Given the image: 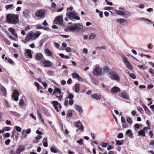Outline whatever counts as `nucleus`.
<instances>
[{
	"instance_id": "1",
	"label": "nucleus",
	"mask_w": 154,
	"mask_h": 154,
	"mask_svg": "<svg viewBox=\"0 0 154 154\" xmlns=\"http://www.w3.org/2000/svg\"><path fill=\"white\" fill-rule=\"evenodd\" d=\"M7 21L8 23L16 24L18 23V15L8 14L6 16Z\"/></svg>"
},
{
	"instance_id": "2",
	"label": "nucleus",
	"mask_w": 154,
	"mask_h": 154,
	"mask_svg": "<svg viewBox=\"0 0 154 154\" xmlns=\"http://www.w3.org/2000/svg\"><path fill=\"white\" fill-rule=\"evenodd\" d=\"M41 32L40 31H37L34 33L32 31H31L27 35L26 40L27 41L30 40H33L38 38L41 35Z\"/></svg>"
},
{
	"instance_id": "3",
	"label": "nucleus",
	"mask_w": 154,
	"mask_h": 154,
	"mask_svg": "<svg viewBox=\"0 0 154 154\" xmlns=\"http://www.w3.org/2000/svg\"><path fill=\"white\" fill-rule=\"evenodd\" d=\"M67 29L69 31H80L81 30H83V26L79 23H74L73 24L72 26H68L67 28Z\"/></svg>"
},
{
	"instance_id": "4",
	"label": "nucleus",
	"mask_w": 154,
	"mask_h": 154,
	"mask_svg": "<svg viewBox=\"0 0 154 154\" xmlns=\"http://www.w3.org/2000/svg\"><path fill=\"white\" fill-rule=\"evenodd\" d=\"M102 71L101 68L99 65H96L94 69L93 74L96 76H100L102 74Z\"/></svg>"
},
{
	"instance_id": "5",
	"label": "nucleus",
	"mask_w": 154,
	"mask_h": 154,
	"mask_svg": "<svg viewBox=\"0 0 154 154\" xmlns=\"http://www.w3.org/2000/svg\"><path fill=\"white\" fill-rule=\"evenodd\" d=\"M122 58L123 61L126 67L130 70H132L133 68L130 62L128 61L127 58L125 56H122Z\"/></svg>"
},
{
	"instance_id": "6",
	"label": "nucleus",
	"mask_w": 154,
	"mask_h": 154,
	"mask_svg": "<svg viewBox=\"0 0 154 154\" xmlns=\"http://www.w3.org/2000/svg\"><path fill=\"white\" fill-rule=\"evenodd\" d=\"M66 15L71 19H75L76 20H79L80 19L79 17L77 16V14L74 11L70 12Z\"/></svg>"
},
{
	"instance_id": "7",
	"label": "nucleus",
	"mask_w": 154,
	"mask_h": 154,
	"mask_svg": "<svg viewBox=\"0 0 154 154\" xmlns=\"http://www.w3.org/2000/svg\"><path fill=\"white\" fill-rule=\"evenodd\" d=\"M109 76L111 79L116 81H119L120 80L119 75L114 72L110 73Z\"/></svg>"
},
{
	"instance_id": "8",
	"label": "nucleus",
	"mask_w": 154,
	"mask_h": 154,
	"mask_svg": "<svg viewBox=\"0 0 154 154\" xmlns=\"http://www.w3.org/2000/svg\"><path fill=\"white\" fill-rule=\"evenodd\" d=\"M45 11L43 9H40L37 11L35 13L37 17L40 18H44L45 16Z\"/></svg>"
},
{
	"instance_id": "9",
	"label": "nucleus",
	"mask_w": 154,
	"mask_h": 154,
	"mask_svg": "<svg viewBox=\"0 0 154 154\" xmlns=\"http://www.w3.org/2000/svg\"><path fill=\"white\" fill-rule=\"evenodd\" d=\"M74 125L79 128V129L81 131H84V126L80 121H78L74 124Z\"/></svg>"
},
{
	"instance_id": "10",
	"label": "nucleus",
	"mask_w": 154,
	"mask_h": 154,
	"mask_svg": "<svg viewBox=\"0 0 154 154\" xmlns=\"http://www.w3.org/2000/svg\"><path fill=\"white\" fill-rule=\"evenodd\" d=\"M19 96V92L17 90H15L13 91V94L12 95V99L15 101H17L19 99L18 97Z\"/></svg>"
},
{
	"instance_id": "11",
	"label": "nucleus",
	"mask_w": 154,
	"mask_h": 154,
	"mask_svg": "<svg viewBox=\"0 0 154 154\" xmlns=\"http://www.w3.org/2000/svg\"><path fill=\"white\" fill-rule=\"evenodd\" d=\"M42 65L44 67H50L52 66V63L49 60H45L42 61L41 62Z\"/></svg>"
},
{
	"instance_id": "12",
	"label": "nucleus",
	"mask_w": 154,
	"mask_h": 154,
	"mask_svg": "<svg viewBox=\"0 0 154 154\" xmlns=\"http://www.w3.org/2000/svg\"><path fill=\"white\" fill-rule=\"evenodd\" d=\"M25 150V147L23 145H20L17 149L16 152L17 154H19L21 152L24 151Z\"/></svg>"
},
{
	"instance_id": "13",
	"label": "nucleus",
	"mask_w": 154,
	"mask_h": 154,
	"mask_svg": "<svg viewBox=\"0 0 154 154\" xmlns=\"http://www.w3.org/2000/svg\"><path fill=\"white\" fill-rule=\"evenodd\" d=\"M120 89L117 87H114L111 89V92L112 94H117L120 91Z\"/></svg>"
},
{
	"instance_id": "14",
	"label": "nucleus",
	"mask_w": 154,
	"mask_h": 154,
	"mask_svg": "<svg viewBox=\"0 0 154 154\" xmlns=\"http://www.w3.org/2000/svg\"><path fill=\"white\" fill-rule=\"evenodd\" d=\"M63 20V17L61 16H58L57 17L55 22L56 23L61 24L62 23Z\"/></svg>"
},
{
	"instance_id": "15",
	"label": "nucleus",
	"mask_w": 154,
	"mask_h": 154,
	"mask_svg": "<svg viewBox=\"0 0 154 154\" xmlns=\"http://www.w3.org/2000/svg\"><path fill=\"white\" fill-rule=\"evenodd\" d=\"M117 21L120 24L125 25L128 24V22L127 21L123 18H119L117 20Z\"/></svg>"
},
{
	"instance_id": "16",
	"label": "nucleus",
	"mask_w": 154,
	"mask_h": 154,
	"mask_svg": "<svg viewBox=\"0 0 154 154\" xmlns=\"http://www.w3.org/2000/svg\"><path fill=\"white\" fill-rule=\"evenodd\" d=\"M124 10L123 8H120L119 10H114V11L116 14L122 16Z\"/></svg>"
},
{
	"instance_id": "17",
	"label": "nucleus",
	"mask_w": 154,
	"mask_h": 154,
	"mask_svg": "<svg viewBox=\"0 0 154 154\" xmlns=\"http://www.w3.org/2000/svg\"><path fill=\"white\" fill-rule=\"evenodd\" d=\"M120 96L126 100H129L130 99L129 95L125 92H123L120 94Z\"/></svg>"
},
{
	"instance_id": "18",
	"label": "nucleus",
	"mask_w": 154,
	"mask_h": 154,
	"mask_svg": "<svg viewBox=\"0 0 154 154\" xmlns=\"http://www.w3.org/2000/svg\"><path fill=\"white\" fill-rule=\"evenodd\" d=\"M91 97L93 98L98 100L101 98V96L98 93H96L91 95Z\"/></svg>"
},
{
	"instance_id": "19",
	"label": "nucleus",
	"mask_w": 154,
	"mask_h": 154,
	"mask_svg": "<svg viewBox=\"0 0 154 154\" xmlns=\"http://www.w3.org/2000/svg\"><path fill=\"white\" fill-rule=\"evenodd\" d=\"M25 56L27 58H32V55L31 54V51L30 50L26 49V50Z\"/></svg>"
},
{
	"instance_id": "20",
	"label": "nucleus",
	"mask_w": 154,
	"mask_h": 154,
	"mask_svg": "<svg viewBox=\"0 0 154 154\" xmlns=\"http://www.w3.org/2000/svg\"><path fill=\"white\" fill-rule=\"evenodd\" d=\"M74 108L75 110L79 112H83V110L82 108L80 106H79L75 104L74 105Z\"/></svg>"
},
{
	"instance_id": "21",
	"label": "nucleus",
	"mask_w": 154,
	"mask_h": 154,
	"mask_svg": "<svg viewBox=\"0 0 154 154\" xmlns=\"http://www.w3.org/2000/svg\"><path fill=\"white\" fill-rule=\"evenodd\" d=\"M131 15V13L130 12L124 10L122 16L125 18H128Z\"/></svg>"
},
{
	"instance_id": "22",
	"label": "nucleus",
	"mask_w": 154,
	"mask_h": 154,
	"mask_svg": "<svg viewBox=\"0 0 154 154\" xmlns=\"http://www.w3.org/2000/svg\"><path fill=\"white\" fill-rule=\"evenodd\" d=\"M9 30L14 36L16 37H17V34L15 32V30L14 28L10 27L9 28Z\"/></svg>"
},
{
	"instance_id": "23",
	"label": "nucleus",
	"mask_w": 154,
	"mask_h": 154,
	"mask_svg": "<svg viewBox=\"0 0 154 154\" xmlns=\"http://www.w3.org/2000/svg\"><path fill=\"white\" fill-rule=\"evenodd\" d=\"M145 130H144V128L143 129L141 130L138 132L139 135L142 136H145Z\"/></svg>"
},
{
	"instance_id": "24",
	"label": "nucleus",
	"mask_w": 154,
	"mask_h": 154,
	"mask_svg": "<svg viewBox=\"0 0 154 154\" xmlns=\"http://www.w3.org/2000/svg\"><path fill=\"white\" fill-rule=\"evenodd\" d=\"M61 91L60 89L58 88H55L54 89V90L53 94H61Z\"/></svg>"
},
{
	"instance_id": "25",
	"label": "nucleus",
	"mask_w": 154,
	"mask_h": 154,
	"mask_svg": "<svg viewBox=\"0 0 154 154\" xmlns=\"http://www.w3.org/2000/svg\"><path fill=\"white\" fill-rule=\"evenodd\" d=\"M44 52L48 56H51L52 55V53L48 49H46L44 50Z\"/></svg>"
},
{
	"instance_id": "26",
	"label": "nucleus",
	"mask_w": 154,
	"mask_h": 154,
	"mask_svg": "<svg viewBox=\"0 0 154 154\" xmlns=\"http://www.w3.org/2000/svg\"><path fill=\"white\" fill-rule=\"evenodd\" d=\"M30 13V11L28 10H26L23 12V14L24 17H27L29 16Z\"/></svg>"
},
{
	"instance_id": "27",
	"label": "nucleus",
	"mask_w": 154,
	"mask_h": 154,
	"mask_svg": "<svg viewBox=\"0 0 154 154\" xmlns=\"http://www.w3.org/2000/svg\"><path fill=\"white\" fill-rule=\"evenodd\" d=\"M43 57L42 54L41 53H37L36 54L35 58L37 60H40Z\"/></svg>"
},
{
	"instance_id": "28",
	"label": "nucleus",
	"mask_w": 154,
	"mask_h": 154,
	"mask_svg": "<svg viewBox=\"0 0 154 154\" xmlns=\"http://www.w3.org/2000/svg\"><path fill=\"white\" fill-rule=\"evenodd\" d=\"M80 85L76 84L75 85V91L76 92H78L80 90Z\"/></svg>"
},
{
	"instance_id": "29",
	"label": "nucleus",
	"mask_w": 154,
	"mask_h": 154,
	"mask_svg": "<svg viewBox=\"0 0 154 154\" xmlns=\"http://www.w3.org/2000/svg\"><path fill=\"white\" fill-rule=\"evenodd\" d=\"M13 4H9L5 6V8L7 10H11L13 8Z\"/></svg>"
},
{
	"instance_id": "30",
	"label": "nucleus",
	"mask_w": 154,
	"mask_h": 154,
	"mask_svg": "<svg viewBox=\"0 0 154 154\" xmlns=\"http://www.w3.org/2000/svg\"><path fill=\"white\" fill-rule=\"evenodd\" d=\"M55 94L56 95V97L58 98V100L59 101H61L63 97V95H61V94Z\"/></svg>"
},
{
	"instance_id": "31",
	"label": "nucleus",
	"mask_w": 154,
	"mask_h": 154,
	"mask_svg": "<svg viewBox=\"0 0 154 154\" xmlns=\"http://www.w3.org/2000/svg\"><path fill=\"white\" fill-rule=\"evenodd\" d=\"M96 36V35L94 33H92L90 35L89 39H94Z\"/></svg>"
},
{
	"instance_id": "32",
	"label": "nucleus",
	"mask_w": 154,
	"mask_h": 154,
	"mask_svg": "<svg viewBox=\"0 0 154 154\" xmlns=\"http://www.w3.org/2000/svg\"><path fill=\"white\" fill-rule=\"evenodd\" d=\"M52 103L54 106H60V104L56 101H53Z\"/></svg>"
},
{
	"instance_id": "33",
	"label": "nucleus",
	"mask_w": 154,
	"mask_h": 154,
	"mask_svg": "<svg viewBox=\"0 0 154 154\" xmlns=\"http://www.w3.org/2000/svg\"><path fill=\"white\" fill-rule=\"evenodd\" d=\"M19 104L20 106H23L25 105L24 101L23 99L20 100Z\"/></svg>"
},
{
	"instance_id": "34",
	"label": "nucleus",
	"mask_w": 154,
	"mask_h": 154,
	"mask_svg": "<svg viewBox=\"0 0 154 154\" xmlns=\"http://www.w3.org/2000/svg\"><path fill=\"white\" fill-rule=\"evenodd\" d=\"M77 143L80 145H82L84 144L83 140L82 138L80 139L79 140H77Z\"/></svg>"
},
{
	"instance_id": "35",
	"label": "nucleus",
	"mask_w": 154,
	"mask_h": 154,
	"mask_svg": "<svg viewBox=\"0 0 154 154\" xmlns=\"http://www.w3.org/2000/svg\"><path fill=\"white\" fill-rule=\"evenodd\" d=\"M109 144L108 143L105 142H102L100 144L101 146L103 147H106Z\"/></svg>"
},
{
	"instance_id": "36",
	"label": "nucleus",
	"mask_w": 154,
	"mask_h": 154,
	"mask_svg": "<svg viewBox=\"0 0 154 154\" xmlns=\"http://www.w3.org/2000/svg\"><path fill=\"white\" fill-rule=\"evenodd\" d=\"M144 22L145 23L148 24H149L150 23H152V22L151 20H149L147 19H145L143 20Z\"/></svg>"
},
{
	"instance_id": "37",
	"label": "nucleus",
	"mask_w": 154,
	"mask_h": 154,
	"mask_svg": "<svg viewBox=\"0 0 154 154\" xmlns=\"http://www.w3.org/2000/svg\"><path fill=\"white\" fill-rule=\"evenodd\" d=\"M126 134L128 136L131 137L132 135V134L131 133V131L130 130H128L126 132Z\"/></svg>"
},
{
	"instance_id": "38",
	"label": "nucleus",
	"mask_w": 154,
	"mask_h": 154,
	"mask_svg": "<svg viewBox=\"0 0 154 154\" xmlns=\"http://www.w3.org/2000/svg\"><path fill=\"white\" fill-rule=\"evenodd\" d=\"M79 75L76 73H73L72 74V77L74 79H76L78 78Z\"/></svg>"
},
{
	"instance_id": "39",
	"label": "nucleus",
	"mask_w": 154,
	"mask_h": 154,
	"mask_svg": "<svg viewBox=\"0 0 154 154\" xmlns=\"http://www.w3.org/2000/svg\"><path fill=\"white\" fill-rule=\"evenodd\" d=\"M36 26V29H42L43 28V26L41 24H38Z\"/></svg>"
},
{
	"instance_id": "40",
	"label": "nucleus",
	"mask_w": 154,
	"mask_h": 154,
	"mask_svg": "<svg viewBox=\"0 0 154 154\" xmlns=\"http://www.w3.org/2000/svg\"><path fill=\"white\" fill-rule=\"evenodd\" d=\"M103 71L104 72H107L109 70V67L107 66H105L103 68Z\"/></svg>"
},
{
	"instance_id": "41",
	"label": "nucleus",
	"mask_w": 154,
	"mask_h": 154,
	"mask_svg": "<svg viewBox=\"0 0 154 154\" xmlns=\"http://www.w3.org/2000/svg\"><path fill=\"white\" fill-rule=\"evenodd\" d=\"M114 9V8L113 7H106L104 8V9L105 10H113Z\"/></svg>"
},
{
	"instance_id": "42",
	"label": "nucleus",
	"mask_w": 154,
	"mask_h": 154,
	"mask_svg": "<svg viewBox=\"0 0 154 154\" xmlns=\"http://www.w3.org/2000/svg\"><path fill=\"white\" fill-rule=\"evenodd\" d=\"M127 121L129 123L130 125H131L132 123V121L131 119L129 117H128L127 118Z\"/></svg>"
},
{
	"instance_id": "43",
	"label": "nucleus",
	"mask_w": 154,
	"mask_h": 154,
	"mask_svg": "<svg viewBox=\"0 0 154 154\" xmlns=\"http://www.w3.org/2000/svg\"><path fill=\"white\" fill-rule=\"evenodd\" d=\"M54 148L53 147H51V152H53V153H57V151L55 149H56V147L55 146H54Z\"/></svg>"
},
{
	"instance_id": "44",
	"label": "nucleus",
	"mask_w": 154,
	"mask_h": 154,
	"mask_svg": "<svg viewBox=\"0 0 154 154\" xmlns=\"http://www.w3.org/2000/svg\"><path fill=\"white\" fill-rule=\"evenodd\" d=\"M106 46H103L101 47H97L96 48V49H100L101 50V49H106Z\"/></svg>"
},
{
	"instance_id": "45",
	"label": "nucleus",
	"mask_w": 154,
	"mask_h": 154,
	"mask_svg": "<svg viewBox=\"0 0 154 154\" xmlns=\"http://www.w3.org/2000/svg\"><path fill=\"white\" fill-rule=\"evenodd\" d=\"M88 52V50L86 48H84L83 49L82 53L83 54H87Z\"/></svg>"
},
{
	"instance_id": "46",
	"label": "nucleus",
	"mask_w": 154,
	"mask_h": 154,
	"mask_svg": "<svg viewBox=\"0 0 154 154\" xmlns=\"http://www.w3.org/2000/svg\"><path fill=\"white\" fill-rule=\"evenodd\" d=\"M3 130L5 131H8L10 130V128L9 127H5L3 128Z\"/></svg>"
},
{
	"instance_id": "47",
	"label": "nucleus",
	"mask_w": 154,
	"mask_h": 154,
	"mask_svg": "<svg viewBox=\"0 0 154 154\" xmlns=\"http://www.w3.org/2000/svg\"><path fill=\"white\" fill-rule=\"evenodd\" d=\"M117 137L119 138H122L123 137V134L122 133H119L118 134Z\"/></svg>"
},
{
	"instance_id": "48",
	"label": "nucleus",
	"mask_w": 154,
	"mask_h": 154,
	"mask_svg": "<svg viewBox=\"0 0 154 154\" xmlns=\"http://www.w3.org/2000/svg\"><path fill=\"white\" fill-rule=\"evenodd\" d=\"M29 116L32 118H33L34 120H36V117L33 115V114L32 113H31L29 114Z\"/></svg>"
},
{
	"instance_id": "49",
	"label": "nucleus",
	"mask_w": 154,
	"mask_h": 154,
	"mask_svg": "<svg viewBox=\"0 0 154 154\" xmlns=\"http://www.w3.org/2000/svg\"><path fill=\"white\" fill-rule=\"evenodd\" d=\"M15 128L16 129V130L18 132H20L21 130V129L20 127L18 126H15Z\"/></svg>"
},
{
	"instance_id": "50",
	"label": "nucleus",
	"mask_w": 154,
	"mask_h": 154,
	"mask_svg": "<svg viewBox=\"0 0 154 154\" xmlns=\"http://www.w3.org/2000/svg\"><path fill=\"white\" fill-rule=\"evenodd\" d=\"M130 76L133 79H135L136 78V75L133 73H131L130 74Z\"/></svg>"
},
{
	"instance_id": "51",
	"label": "nucleus",
	"mask_w": 154,
	"mask_h": 154,
	"mask_svg": "<svg viewBox=\"0 0 154 154\" xmlns=\"http://www.w3.org/2000/svg\"><path fill=\"white\" fill-rule=\"evenodd\" d=\"M74 103V100L72 99H70L69 101V103L70 105H72Z\"/></svg>"
},
{
	"instance_id": "52",
	"label": "nucleus",
	"mask_w": 154,
	"mask_h": 154,
	"mask_svg": "<svg viewBox=\"0 0 154 154\" xmlns=\"http://www.w3.org/2000/svg\"><path fill=\"white\" fill-rule=\"evenodd\" d=\"M66 51L67 52H70L72 51L71 48L69 47H67L66 48Z\"/></svg>"
},
{
	"instance_id": "53",
	"label": "nucleus",
	"mask_w": 154,
	"mask_h": 154,
	"mask_svg": "<svg viewBox=\"0 0 154 154\" xmlns=\"http://www.w3.org/2000/svg\"><path fill=\"white\" fill-rule=\"evenodd\" d=\"M137 109L141 113H143V111L142 108L138 107Z\"/></svg>"
},
{
	"instance_id": "54",
	"label": "nucleus",
	"mask_w": 154,
	"mask_h": 154,
	"mask_svg": "<svg viewBox=\"0 0 154 154\" xmlns=\"http://www.w3.org/2000/svg\"><path fill=\"white\" fill-rule=\"evenodd\" d=\"M74 97V95L71 93H70L68 96V98L70 99H72Z\"/></svg>"
},
{
	"instance_id": "55",
	"label": "nucleus",
	"mask_w": 154,
	"mask_h": 154,
	"mask_svg": "<svg viewBox=\"0 0 154 154\" xmlns=\"http://www.w3.org/2000/svg\"><path fill=\"white\" fill-rule=\"evenodd\" d=\"M147 47L149 49H152L153 48V46L152 44L149 43V45H148Z\"/></svg>"
},
{
	"instance_id": "56",
	"label": "nucleus",
	"mask_w": 154,
	"mask_h": 154,
	"mask_svg": "<svg viewBox=\"0 0 154 154\" xmlns=\"http://www.w3.org/2000/svg\"><path fill=\"white\" fill-rule=\"evenodd\" d=\"M11 140L10 139H7L5 141V144L6 145H8L9 144Z\"/></svg>"
},
{
	"instance_id": "57",
	"label": "nucleus",
	"mask_w": 154,
	"mask_h": 154,
	"mask_svg": "<svg viewBox=\"0 0 154 154\" xmlns=\"http://www.w3.org/2000/svg\"><path fill=\"white\" fill-rule=\"evenodd\" d=\"M35 85L37 88L38 90H39V89H40L39 84L38 83L36 82H35Z\"/></svg>"
},
{
	"instance_id": "58",
	"label": "nucleus",
	"mask_w": 154,
	"mask_h": 154,
	"mask_svg": "<svg viewBox=\"0 0 154 154\" xmlns=\"http://www.w3.org/2000/svg\"><path fill=\"white\" fill-rule=\"evenodd\" d=\"M149 72L151 73L152 75L154 74V70L152 69H150Z\"/></svg>"
},
{
	"instance_id": "59",
	"label": "nucleus",
	"mask_w": 154,
	"mask_h": 154,
	"mask_svg": "<svg viewBox=\"0 0 154 154\" xmlns=\"http://www.w3.org/2000/svg\"><path fill=\"white\" fill-rule=\"evenodd\" d=\"M8 61L11 64H13L14 63L12 59L10 58L8 59Z\"/></svg>"
},
{
	"instance_id": "60",
	"label": "nucleus",
	"mask_w": 154,
	"mask_h": 154,
	"mask_svg": "<svg viewBox=\"0 0 154 154\" xmlns=\"http://www.w3.org/2000/svg\"><path fill=\"white\" fill-rule=\"evenodd\" d=\"M30 29V27L29 26H27L26 28L25 29V31H27L29 30Z\"/></svg>"
},
{
	"instance_id": "61",
	"label": "nucleus",
	"mask_w": 154,
	"mask_h": 154,
	"mask_svg": "<svg viewBox=\"0 0 154 154\" xmlns=\"http://www.w3.org/2000/svg\"><path fill=\"white\" fill-rule=\"evenodd\" d=\"M78 79V81L80 82H83V80L82 79V78L79 76H78V78H77Z\"/></svg>"
},
{
	"instance_id": "62",
	"label": "nucleus",
	"mask_w": 154,
	"mask_h": 154,
	"mask_svg": "<svg viewBox=\"0 0 154 154\" xmlns=\"http://www.w3.org/2000/svg\"><path fill=\"white\" fill-rule=\"evenodd\" d=\"M42 138V137L40 135L37 136L35 138L36 140H39Z\"/></svg>"
},
{
	"instance_id": "63",
	"label": "nucleus",
	"mask_w": 154,
	"mask_h": 154,
	"mask_svg": "<svg viewBox=\"0 0 154 154\" xmlns=\"http://www.w3.org/2000/svg\"><path fill=\"white\" fill-rule=\"evenodd\" d=\"M116 143L117 144L119 145H122V143L119 140H117L116 141Z\"/></svg>"
},
{
	"instance_id": "64",
	"label": "nucleus",
	"mask_w": 154,
	"mask_h": 154,
	"mask_svg": "<svg viewBox=\"0 0 154 154\" xmlns=\"http://www.w3.org/2000/svg\"><path fill=\"white\" fill-rule=\"evenodd\" d=\"M146 113L150 115L151 114V112L147 108L145 110Z\"/></svg>"
}]
</instances>
